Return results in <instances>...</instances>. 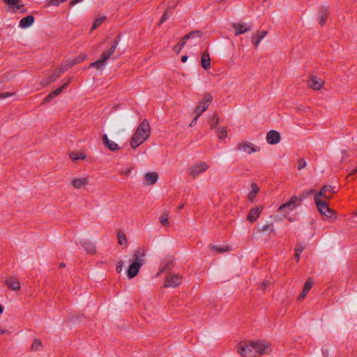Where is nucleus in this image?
<instances>
[{
	"label": "nucleus",
	"mask_w": 357,
	"mask_h": 357,
	"mask_svg": "<svg viewBox=\"0 0 357 357\" xmlns=\"http://www.w3.org/2000/svg\"><path fill=\"white\" fill-rule=\"evenodd\" d=\"M269 344L265 341H250L240 344L238 351L242 357H259L270 352Z\"/></svg>",
	"instance_id": "obj_1"
},
{
	"label": "nucleus",
	"mask_w": 357,
	"mask_h": 357,
	"mask_svg": "<svg viewBox=\"0 0 357 357\" xmlns=\"http://www.w3.org/2000/svg\"><path fill=\"white\" fill-rule=\"evenodd\" d=\"M150 133L151 127L149 123L146 119H144L137 127L131 138V147L132 149H136L139 145L143 144L149 138Z\"/></svg>",
	"instance_id": "obj_2"
},
{
	"label": "nucleus",
	"mask_w": 357,
	"mask_h": 357,
	"mask_svg": "<svg viewBox=\"0 0 357 357\" xmlns=\"http://www.w3.org/2000/svg\"><path fill=\"white\" fill-rule=\"evenodd\" d=\"M144 257L145 252L142 248H138L134 252L132 259H130V264L127 271V275L129 279L133 278L137 275L139 268L144 263Z\"/></svg>",
	"instance_id": "obj_3"
},
{
	"label": "nucleus",
	"mask_w": 357,
	"mask_h": 357,
	"mask_svg": "<svg viewBox=\"0 0 357 357\" xmlns=\"http://www.w3.org/2000/svg\"><path fill=\"white\" fill-rule=\"evenodd\" d=\"M115 52V46H111L108 51H105L100 55V58L93 63H91L89 68H96L97 70H101L105 65L106 61Z\"/></svg>",
	"instance_id": "obj_4"
},
{
	"label": "nucleus",
	"mask_w": 357,
	"mask_h": 357,
	"mask_svg": "<svg viewBox=\"0 0 357 357\" xmlns=\"http://www.w3.org/2000/svg\"><path fill=\"white\" fill-rule=\"evenodd\" d=\"M314 203L321 215H324L328 218H331L334 215V211L328 207L326 201L314 197Z\"/></svg>",
	"instance_id": "obj_5"
},
{
	"label": "nucleus",
	"mask_w": 357,
	"mask_h": 357,
	"mask_svg": "<svg viewBox=\"0 0 357 357\" xmlns=\"http://www.w3.org/2000/svg\"><path fill=\"white\" fill-rule=\"evenodd\" d=\"M301 204L298 202V198H297V196H292L289 202L280 206L278 211L280 212L287 211L289 213Z\"/></svg>",
	"instance_id": "obj_6"
},
{
	"label": "nucleus",
	"mask_w": 357,
	"mask_h": 357,
	"mask_svg": "<svg viewBox=\"0 0 357 357\" xmlns=\"http://www.w3.org/2000/svg\"><path fill=\"white\" fill-rule=\"evenodd\" d=\"M336 193L335 187L330 185H324L320 191L315 194L314 197L321 198L324 197L327 200H330L332 198L331 195Z\"/></svg>",
	"instance_id": "obj_7"
},
{
	"label": "nucleus",
	"mask_w": 357,
	"mask_h": 357,
	"mask_svg": "<svg viewBox=\"0 0 357 357\" xmlns=\"http://www.w3.org/2000/svg\"><path fill=\"white\" fill-rule=\"evenodd\" d=\"M212 96L209 93L205 94L202 100L199 101L198 105L195 109V112L198 116L207 109L208 103L212 101Z\"/></svg>",
	"instance_id": "obj_8"
},
{
	"label": "nucleus",
	"mask_w": 357,
	"mask_h": 357,
	"mask_svg": "<svg viewBox=\"0 0 357 357\" xmlns=\"http://www.w3.org/2000/svg\"><path fill=\"white\" fill-rule=\"evenodd\" d=\"M208 168V165L204 162H200L190 167L189 174L192 178H196L199 174L206 172Z\"/></svg>",
	"instance_id": "obj_9"
},
{
	"label": "nucleus",
	"mask_w": 357,
	"mask_h": 357,
	"mask_svg": "<svg viewBox=\"0 0 357 357\" xmlns=\"http://www.w3.org/2000/svg\"><path fill=\"white\" fill-rule=\"evenodd\" d=\"M182 277L178 274H169L166 277L164 287H176L181 284Z\"/></svg>",
	"instance_id": "obj_10"
},
{
	"label": "nucleus",
	"mask_w": 357,
	"mask_h": 357,
	"mask_svg": "<svg viewBox=\"0 0 357 357\" xmlns=\"http://www.w3.org/2000/svg\"><path fill=\"white\" fill-rule=\"evenodd\" d=\"M236 149L238 151L245 152L248 154H251L255 152H258L259 151L260 149L259 146H255V144L249 142L238 143L236 146Z\"/></svg>",
	"instance_id": "obj_11"
},
{
	"label": "nucleus",
	"mask_w": 357,
	"mask_h": 357,
	"mask_svg": "<svg viewBox=\"0 0 357 357\" xmlns=\"http://www.w3.org/2000/svg\"><path fill=\"white\" fill-rule=\"evenodd\" d=\"M324 81L317 78L316 76L312 75L307 80V86L313 90H319L324 85Z\"/></svg>",
	"instance_id": "obj_12"
},
{
	"label": "nucleus",
	"mask_w": 357,
	"mask_h": 357,
	"mask_svg": "<svg viewBox=\"0 0 357 357\" xmlns=\"http://www.w3.org/2000/svg\"><path fill=\"white\" fill-rule=\"evenodd\" d=\"M266 139L269 144H276L280 142L281 136L279 132L271 130L267 132Z\"/></svg>",
	"instance_id": "obj_13"
},
{
	"label": "nucleus",
	"mask_w": 357,
	"mask_h": 357,
	"mask_svg": "<svg viewBox=\"0 0 357 357\" xmlns=\"http://www.w3.org/2000/svg\"><path fill=\"white\" fill-rule=\"evenodd\" d=\"M232 27L235 29V36L245 33L251 30V26L245 23H234Z\"/></svg>",
	"instance_id": "obj_14"
},
{
	"label": "nucleus",
	"mask_w": 357,
	"mask_h": 357,
	"mask_svg": "<svg viewBox=\"0 0 357 357\" xmlns=\"http://www.w3.org/2000/svg\"><path fill=\"white\" fill-rule=\"evenodd\" d=\"M329 15V8L328 6H323L319 10V23L321 26H324L326 24V20Z\"/></svg>",
	"instance_id": "obj_15"
},
{
	"label": "nucleus",
	"mask_w": 357,
	"mask_h": 357,
	"mask_svg": "<svg viewBox=\"0 0 357 357\" xmlns=\"http://www.w3.org/2000/svg\"><path fill=\"white\" fill-rule=\"evenodd\" d=\"M69 68H67V64L65 63L60 68L56 69L54 73L49 77V80L47 84L54 82L57 78H59L65 71H66Z\"/></svg>",
	"instance_id": "obj_16"
},
{
	"label": "nucleus",
	"mask_w": 357,
	"mask_h": 357,
	"mask_svg": "<svg viewBox=\"0 0 357 357\" xmlns=\"http://www.w3.org/2000/svg\"><path fill=\"white\" fill-rule=\"evenodd\" d=\"M89 183L88 177L75 178L71 181V184L74 188L80 189L85 187Z\"/></svg>",
	"instance_id": "obj_17"
},
{
	"label": "nucleus",
	"mask_w": 357,
	"mask_h": 357,
	"mask_svg": "<svg viewBox=\"0 0 357 357\" xmlns=\"http://www.w3.org/2000/svg\"><path fill=\"white\" fill-rule=\"evenodd\" d=\"M102 141L105 146L112 151H118L120 149L119 145L116 142L110 140L106 134L102 135Z\"/></svg>",
	"instance_id": "obj_18"
},
{
	"label": "nucleus",
	"mask_w": 357,
	"mask_h": 357,
	"mask_svg": "<svg viewBox=\"0 0 357 357\" xmlns=\"http://www.w3.org/2000/svg\"><path fill=\"white\" fill-rule=\"evenodd\" d=\"M158 179V174L156 172H148L144 176V180L147 185L155 184Z\"/></svg>",
	"instance_id": "obj_19"
},
{
	"label": "nucleus",
	"mask_w": 357,
	"mask_h": 357,
	"mask_svg": "<svg viewBox=\"0 0 357 357\" xmlns=\"http://www.w3.org/2000/svg\"><path fill=\"white\" fill-rule=\"evenodd\" d=\"M261 213V208L260 207L252 208L250 209L247 218L250 222H254L257 220Z\"/></svg>",
	"instance_id": "obj_20"
},
{
	"label": "nucleus",
	"mask_w": 357,
	"mask_h": 357,
	"mask_svg": "<svg viewBox=\"0 0 357 357\" xmlns=\"http://www.w3.org/2000/svg\"><path fill=\"white\" fill-rule=\"evenodd\" d=\"M6 284L14 291L20 289V282L15 278H9L5 280Z\"/></svg>",
	"instance_id": "obj_21"
},
{
	"label": "nucleus",
	"mask_w": 357,
	"mask_h": 357,
	"mask_svg": "<svg viewBox=\"0 0 357 357\" xmlns=\"http://www.w3.org/2000/svg\"><path fill=\"white\" fill-rule=\"evenodd\" d=\"M312 281L311 279H308L304 284V287L303 289L302 292L300 294V295L298 297V300H303L306 296L307 294L310 291L312 287Z\"/></svg>",
	"instance_id": "obj_22"
},
{
	"label": "nucleus",
	"mask_w": 357,
	"mask_h": 357,
	"mask_svg": "<svg viewBox=\"0 0 357 357\" xmlns=\"http://www.w3.org/2000/svg\"><path fill=\"white\" fill-rule=\"evenodd\" d=\"M34 22V17L32 15H28L22 18L20 21L19 26L22 29L29 27Z\"/></svg>",
	"instance_id": "obj_23"
},
{
	"label": "nucleus",
	"mask_w": 357,
	"mask_h": 357,
	"mask_svg": "<svg viewBox=\"0 0 357 357\" xmlns=\"http://www.w3.org/2000/svg\"><path fill=\"white\" fill-rule=\"evenodd\" d=\"M80 244L89 254L93 255L96 251V245L90 241H81Z\"/></svg>",
	"instance_id": "obj_24"
},
{
	"label": "nucleus",
	"mask_w": 357,
	"mask_h": 357,
	"mask_svg": "<svg viewBox=\"0 0 357 357\" xmlns=\"http://www.w3.org/2000/svg\"><path fill=\"white\" fill-rule=\"evenodd\" d=\"M201 63L202 66L204 70H208L211 68V59L208 53L204 52L202 54Z\"/></svg>",
	"instance_id": "obj_25"
},
{
	"label": "nucleus",
	"mask_w": 357,
	"mask_h": 357,
	"mask_svg": "<svg viewBox=\"0 0 357 357\" xmlns=\"http://www.w3.org/2000/svg\"><path fill=\"white\" fill-rule=\"evenodd\" d=\"M86 57V56L85 54L79 55L73 59L66 61V63L67 64V68H70L73 67V66L84 61Z\"/></svg>",
	"instance_id": "obj_26"
},
{
	"label": "nucleus",
	"mask_w": 357,
	"mask_h": 357,
	"mask_svg": "<svg viewBox=\"0 0 357 357\" xmlns=\"http://www.w3.org/2000/svg\"><path fill=\"white\" fill-rule=\"evenodd\" d=\"M274 231H275L274 225L272 222L266 223L258 229V232H260V233L270 234V233L274 232Z\"/></svg>",
	"instance_id": "obj_27"
},
{
	"label": "nucleus",
	"mask_w": 357,
	"mask_h": 357,
	"mask_svg": "<svg viewBox=\"0 0 357 357\" xmlns=\"http://www.w3.org/2000/svg\"><path fill=\"white\" fill-rule=\"evenodd\" d=\"M251 189L252 191L249 193L248 197L250 201L253 202L259 189L255 183L251 184Z\"/></svg>",
	"instance_id": "obj_28"
},
{
	"label": "nucleus",
	"mask_w": 357,
	"mask_h": 357,
	"mask_svg": "<svg viewBox=\"0 0 357 357\" xmlns=\"http://www.w3.org/2000/svg\"><path fill=\"white\" fill-rule=\"evenodd\" d=\"M314 192V191L312 189L303 191L297 197V198H298V202L301 204L303 201L312 195Z\"/></svg>",
	"instance_id": "obj_29"
},
{
	"label": "nucleus",
	"mask_w": 357,
	"mask_h": 357,
	"mask_svg": "<svg viewBox=\"0 0 357 357\" xmlns=\"http://www.w3.org/2000/svg\"><path fill=\"white\" fill-rule=\"evenodd\" d=\"M305 246L303 244L296 245V248H295L294 257L297 262L299 261L300 255L303 252V251L305 250Z\"/></svg>",
	"instance_id": "obj_30"
},
{
	"label": "nucleus",
	"mask_w": 357,
	"mask_h": 357,
	"mask_svg": "<svg viewBox=\"0 0 357 357\" xmlns=\"http://www.w3.org/2000/svg\"><path fill=\"white\" fill-rule=\"evenodd\" d=\"M160 222L165 227H168L169 225V213L167 211H165L162 213V215L160 217Z\"/></svg>",
	"instance_id": "obj_31"
},
{
	"label": "nucleus",
	"mask_w": 357,
	"mask_h": 357,
	"mask_svg": "<svg viewBox=\"0 0 357 357\" xmlns=\"http://www.w3.org/2000/svg\"><path fill=\"white\" fill-rule=\"evenodd\" d=\"M218 122H219V119H218V114H213L211 116V119H210V122H209L210 126H211V129L215 128V127L218 126Z\"/></svg>",
	"instance_id": "obj_32"
},
{
	"label": "nucleus",
	"mask_w": 357,
	"mask_h": 357,
	"mask_svg": "<svg viewBox=\"0 0 357 357\" xmlns=\"http://www.w3.org/2000/svg\"><path fill=\"white\" fill-rule=\"evenodd\" d=\"M70 81H71V79H68V80L66 83H64L61 86L56 89V90L53 91H52L53 95H54L56 96H59L62 92V91L67 87V86L69 84Z\"/></svg>",
	"instance_id": "obj_33"
},
{
	"label": "nucleus",
	"mask_w": 357,
	"mask_h": 357,
	"mask_svg": "<svg viewBox=\"0 0 357 357\" xmlns=\"http://www.w3.org/2000/svg\"><path fill=\"white\" fill-rule=\"evenodd\" d=\"M42 347L43 344L41 341L38 339H36L32 343L31 349L32 351H39L40 349H41Z\"/></svg>",
	"instance_id": "obj_34"
},
{
	"label": "nucleus",
	"mask_w": 357,
	"mask_h": 357,
	"mask_svg": "<svg viewBox=\"0 0 357 357\" xmlns=\"http://www.w3.org/2000/svg\"><path fill=\"white\" fill-rule=\"evenodd\" d=\"M217 133L219 139H223L227 137V131L225 128H221L217 130Z\"/></svg>",
	"instance_id": "obj_35"
},
{
	"label": "nucleus",
	"mask_w": 357,
	"mask_h": 357,
	"mask_svg": "<svg viewBox=\"0 0 357 357\" xmlns=\"http://www.w3.org/2000/svg\"><path fill=\"white\" fill-rule=\"evenodd\" d=\"M86 157L85 154L83 153H72L70 155V158L72 160L75 161L79 159H84Z\"/></svg>",
	"instance_id": "obj_36"
},
{
	"label": "nucleus",
	"mask_w": 357,
	"mask_h": 357,
	"mask_svg": "<svg viewBox=\"0 0 357 357\" xmlns=\"http://www.w3.org/2000/svg\"><path fill=\"white\" fill-rule=\"evenodd\" d=\"M185 45V42L183 41L181 39L180 41L174 47L173 50L175 52L178 54L182 48Z\"/></svg>",
	"instance_id": "obj_37"
},
{
	"label": "nucleus",
	"mask_w": 357,
	"mask_h": 357,
	"mask_svg": "<svg viewBox=\"0 0 357 357\" xmlns=\"http://www.w3.org/2000/svg\"><path fill=\"white\" fill-rule=\"evenodd\" d=\"M118 243L120 245H126L127 243V238L125 234L119 232L118 234Z\"/></svg>",
	"instance_id": "obj_38"
},
{
	"label": "nucleus",
	"mask_w": 357,
	"mask_h": 357,
	"mask_svg": "<svg viewBox=\"0 0 357 357\" xmlns=\"http://www.w3.org/2000/svg\"><path fill=\"white\" fill-rule=\"evenodd\" d=\"M105 18H106L105 17H102L96 19L91 26V30H94L97 27H98L104 22Z\"/></svg>",
	"instance_id": "obj_39"
},
{
	"label": "nucleus",
	"mask_w": 357,
	"mask_h": 357,
	"mask_svg": "<svg viewBox=\"0 0 357 357\" xmlns=\"http://www.w3.org/2000/svg\"><path fill=\"white\" fill-rule=\"evenodd\" d=\"M212 248L217 250L219 252H225L229 250V246H225V247H218L215 245H213Z\"/></svg>",
	"instance_id": "obj_40"
},
{
	"label": "nucleus",
	"mask_w": 357,
	"mask_h": 357,
	"mask_svg": "<svg viewBox=\"0 0 357 357\" xmlns=\"http://www.w3.org/2000/svg\"><path fill=\"white\" fill-rule=\"evenodd\" d=\"M306 162L303 158H300L298 160V169L301 170L306 166Z\"/></svg>",
	"instance_id": "obj_41"
},
{
	"label": "nucleus",
	"mask_w": 357,
	"mask_h": 357,
	"mask_svg": "<svg viewBox=\"0 0 357 357\" xmlns=\"http://www.w3.org/2000/svg\"><path fill=\"white\" fill-rule=\"evenodd\" d=\"M197 33V34H193L192 36H190V38H201L202 36V33L201 31L199 30H195V31H190V33Z\"/></svg>",
	"instance_id": "obj_42"
},
{
	"label": "nucleus",
	"mask_w": 357,
	"mask_h": 357,
	"mask_svg": "<svg viewBox=\"0 0 357 357\" xmlns=\"http://www.w3.org/2000/svg\"><path fill=\"white\" fill-rule=\"evenodd\" d=\"M56 96L53 95V93L52 91L51 93H50L43 100V103H47V102H49L50 101H51L54 98H55Z\"/></svg>",
	"instance_id": "obj_43"
},
{
	"label": "nucleus",
	"mask_w": 357,
	"mask_h": 357,
	"mask_svg": "<svg viewBox=\"0 0 357 357\" xmlns=\"http://www.w3.org/2000/svg\"><path fill=\"white\" fill-rule=\"evenodd\" d=\"M169 18V13H168V11L166 10L164 14L162 15L161 19H160V23L159 24H162L164 22H165L167 19Z\"/></svg>",
	"instance_id": "obj_44"
},
{
	"label": "nucleus",
	"mask_w": 357,
	"mask_h": 357,
	"mask_svg": "<svg viewBox=\"0 0 357 357\" xmlns=\"http://www.w3.org/2000/svg\"><path fill=\"white\" fill-rule=\"evenodd\" d=\"M123 266V263L122 260H121L116 264V272L121 273L122 271Z\"/></svg>",
	"instance_id": "obj_45"
},
{
	"label": "nucleus",
	"mask_w": 357,
	"mask_h": 357,
	"mask_svg": "<svg viewBox=\"0 0 357 357\" xmlns=\"http://www.w3.org/2000/svg\"><path fill=\"white\" fill-rule=\"evenodd\" d=\"M20 0H3L4 3L10 6L16 5Z\"/></svg>",
	"instance_id": "obj_46"
},
{
	"label": "nucleus",
	"mask_w": 357,
	"mask_h": 357,
	"mask_svg": "<svg viewBox=\"0 0 357 357\" xmlns=\"http://www.w3.org/2000/svg\"><path fill=\"white\" fill-rule=\"evenodd\" d=\"M267 34L266 31H258L257 33V36L259 37L261 39H263Z\"/></svg>",
	"instance_id": "obj_47"
},
{
	"label": "nucleus",
	"mask_w": 357,
	"mask_h": 357,
	"mask_svg": "<svg viewBox=\"0 0 357 357\" xmlns=\"http://www.w3.org/2000/svg\"><path fill=\"white\" fill-rule=\"evenodd\" d=\"M121 39V35L119 34L116 38L114 39V44L112 46H115V50L116 49V47L120 41Z\"/></svg>",
	"instance_id": "obj_48"
},
{
	"label": "nucleus",
	"mask_w": 357,
	"mask_h": 357,
	"mask_svg": "<svg viewBox=\"0 0 357 357\" xmlns=\"http://www.w3.org/2000/svg\"><path fill=\"white\" fill-rule=\"evenodd\" d=\"M12 96L10 93H0V99H4Z\"/></svg>",
	"instance_id": "obj_49"
},
{
	"label": "nucleus",
	"mask_w": 357,
	"mask_h": 357,
	"mask_svg": "<svg viewBox=\"0 0 357 357\" xmlns=\"http://www.w3.org/2000/svg\"><path fill=\"white\" fill-rule=\"evenodd\" d=\"M130 171L131 169L128 168V169H122L121 172H120V174H122V175H126V176H128L130 174Z\"/></svg>",
	"instance_id": "obj_50"
},
{
	"label": "nucleus",
	"mask_w": 357,
	"mask_h": 357,
	"mask_svg": "<svg viewBox=\"0 0 357 357\" xmlns=\"http://www.w3.org/2000/svg\"><path fill=\"white\" fill-rule=\"evenodd\" d=\"M194 34H195V33H194ZM192 35H193V33H188L185 34V36L181 38V40H182L183 41H185V42L186 43V40H188V39H190V36H192Z\"/></svg>",
	"instance_id": "obj_51"
},
{
	"label": "nucleus",
	"mask_w": 357,
	"mask_h": 357,
	"mask_svg": "<svg viewBox=\"0 0 357 357\" xmlns=\"http://www.w3.org/2000/svg\"><path fill=\"white\" fill-rule=\"evenodd\" d=\"M199 117V116H198L197 114L195 116V117L192 120L191 123H190V127L195 126L197 123Z\"/></svg>",
	"instance_id": "obj_52"
},
{
	"label": "nucleus",
	"mask_w": 357,
	"mask_h": 357,
	"mask_svg": "<svg viewBox=\"0 0 357 357\" xmlns=\"http://www.w3.org/2000/svg\"><path fill=\"white\" fill-rule=\"evenodd\" d=\"M269 284H270V282H264L262 283L261 286V289L263 291H265V289H266V287H267L268 285H269Z\"/></svg>",
	"instance_id": "obj_53"
},
{
	"label": "nucleus",
	"mask_w": 357,
	"mask_h": 357,
	"mask_svg": "<svg viewBox=\"0 0 357 357\" xmlns=\"http://www.w3.org/2000/svg\"><path fill=\"white\" fill-rule=\"evenodd\" d=\"M83 0H71L70 4L71 6H75L77 3L82 1Z\"/></svg>",
	"instance_id": "obj_54"
},
{
	"label": "nucleus",
	"mask_w": 357,
	"mask_h": 357,
	"mask_svg": "<svg viewBox=\"0 0 357 357\" xmlns=\"http://www.w3.org/2000/svg\"><path fill=\"white\" fill-rule=\"evenodd\" d=\"M169 265L168 264V265H167V266H164V267H163V268H162V269L158 272V275H159L162 272H164L166 269H167V268H168V267H169Z\"/></svg>",
	"instance_id": "obj_55"
},
{
	"label": "nucleus",
	"mask_w": 357,
	"mask_h": 357,
	"mask_svg": "<svg viewBox=\"0 0 357 357\" xmlns=\"http://www.w3.org/2000/svg\"><path fill=\"white\" fill-rule=\"evenodd\" d=\"M187 59H188V56H186V55H184L181 57V61L183 63L187 61Z\"/></svg>",
	"instance_id": "obj_56"
},
{
	"label": "nucleus",
	"mask_w": 357,
	"mask_h": 357,
	"mask_svg": "<svg viewBox=\"0 0 357 357\" xmlns=\"http://www.w3.org/2000/svg\"><path fill=\"white\" fill-rule=\"evenodd\" d=\"M5 333H9V332L7 330L0 329V334L3 335Z\"/></svg>",
	"instance_id": "obj_57"
},
{
	"label": "nucleus",
	"mask_w": 357,
	"mask_h": 357,
	"mask_svg": "<svg viewBox=\"0 0 357 357\" xmlns=\"http://www.w3.org/2000/svg\"><path fill=\"white\" fill-rule=\"evenodd\" d=\"M260 42L259 40H255L254 41V45H255V47H257L259 45Z\"/></svg>",
	"instance_id": "obj_58"
},
{
	"label": "nucleus",
	"mask_w": 357,
	"mask_h": 357,
	"mask_svg": "<svg viewBox=\"0 0 357 357\" xmlns=\"http://www.w3.org/2000/svg\"><path fill=\"white\" fill-rule=\"evenodd\" d=\"M183 206H184V204H182L180 206H178V209L181 210V209L183 208Z\"/></svg>",
	"instance_id": "obj_59"
},
{
	"label": "nucleus",
	"mask_w": 357,
	"mask_h": 357,
	"mask_svg": "<svg viewBox=\"0 0 357 357\" xmlns=\"http://www.w3.org/2000/svg\"><path fill=\"white\" fill-rule=\"evenodd\" d=\"M65 266H66V265H65V264H64V263H61V264H59V268H63V267H65Z\"/></svg>",
	"instance_id": "obj_60"
},
{
	"label": "nucleus",
	"mask_w": 357,
	"mask_h": 357,
	"mask_svg": "<svg viewBox=\"0 0 357 357\" xmlns=\"http://www.w3.org/2000/svg\"><path fill=\"white\" fill-rule=\"evenodd\" d=\"M356 172H357V169L353 170L352 172L350 174V175L356 174Z\"/></svg>",
	"instance_id": "obj_61"
},
{
	"label": "nucleus",
	"mask_w": 357,
	"mask_h": 357,
	"mask_svg": "<svg viewBox=\"0 0 357 357\" xmlns=\"http://www.w3.org/2000/svg\"><path fill=\"white\" fill-rule=\"evenodd\" d=\"M3 308L1 306V305H0V313L3 312Z\"/></svg>",
	"instance_id": "obj_62"
},
{
	"label": "nucleus",
	"mask_w": 357,
	"mask_h": 357,
	"mask_svg": "<svg viewBox=\"0 0 357 357\" xmlns=\"http://www.w3.org/2000/svg\"><path fill=\"white\" fill-rule=\"evenodd\" d=\"M261 40H262V39H261L259 37H258V36H257V39H256V40H259V42H261Z\"/></svg>",
	"instance_id": "obj_63"
},
{
	"label": "nucleus",
	"mask_w": 357,
	"mask_h": 357,
	"mask_svg": "<svg viewBox=\"0 0 357 357\" xmlns=\"http://www.w3.org/2000/svg\"><path fill=\"white\" fill-rule=\"evenodd\" d=\"M356 215H357V213H356Z\"/></svg>",
	"instance_id": "obj_64"
}]
</instances>
